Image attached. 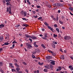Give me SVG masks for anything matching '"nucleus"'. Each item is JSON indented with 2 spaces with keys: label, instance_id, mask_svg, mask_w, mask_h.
I'll list each match as a JSON object with an SVG mask.
<instances>
[{
  "label": "nucleus",
  "instance_id": "obj_1",
  "mask_svg": "<svg viewBox=\"0 0 73 73\" xmlns=\"http://www.w3.org/2000/svg\"><path fill=\"white\" fill-rule=\"evenodd\" d=\"M70 38V36H65L64 37V39L66 40H69Z\"/></svg>",
  "mask_w": 73,
  "mask_h": 73
},
{
  "label": "nucleus",
  "instance_id": "obj_2",
  "mask_svg": "<svg viewBox=\"0 0 73 73\" xmlns=\"http://www.w3.org/2000/svg\"><path fill=\"white\" fill-rule=\"evenodd\" d=\"M50 58H52V56H46V60L47 61H49V59H50Z\"/></svg>",
  "mask_w": 73,
  "mask_h": 73
},
{
  "label": "nucleus",
  "instance_id": "obj_3",
  "mask_svg": "<svg viewBox=\"0 0 73 73\" xmlns=\"http://www.w3.org/2000/svg\"><path fill=\"white\" fill-rule=\"evenodd\" d=\"M61 70V67H58V68H56V71L57 72H58V71H60Z\"/></svg>",
  "mask_w": 73,
  "mask_h": 73
},
{
  "label": "nucleus",
  "instance_id": "obj_4",
  "mask_svg": "<svg viewBox=\"0 0 73 73\" xmlns=\"http://www.w3.org/2000/svg\"><path fill=\"white\" fill-rule=\"evenodd\" d=\"M9 13L10 14V15H12V12H11V7H9Z\"/></svg>",
  "mask_w": 73,
  "mask_h": 73
},
{
  "label": "nucleus",
  "instance_id": "obj_5",
  "mask_svg": "<svg viewBox=\"0 0 73 73\" xmlns=\"http://www.w3.org/2000/svg\"><path fill=\"white\" fill-rule=\"evenodd\" d=\"M44 67L46 69H50V66L49 65H47L46 66H44Z\"/></svg>",
  "mask_w": 73,
  "mask_h": 73
},
{
  "label": "nucleus",
  "instance_id": "obj_6",
  "mask_svg": "<svg viewBox=\"0 0 73 73\" xmlns=\"http://www.w3.org/2000/svg\"><path fill=\"white\" fill-rule=\"evenodd\" d=\"M31 38H32V39H33L34 40H35V39H37V37L34 35H33L31 36Z\"/></svg>",
  "mask_w": 73,
  "mask_h": 73
},
{
  "label": "nucleus",
  "instance_id": "obj_7",
  "mask_svg": "<svg viewBox=\"0 0 73 73\" xmlns=\"http://www.w3.org/2000/svg\"><path fill=\"white\" fill-rule=\"evenodd\" d=\"M47 28H48V29H50V30H51V31H52V32L53 31V29H52V28L51 27L49 26H48L47 27Z\"/></svg>",
  "mask_w": 73,
  "mask_h": 73
},
{
  "label": "nucleus",
  "instance_id": "obj_8",
  "mask_svg": "<svg viewBox=\"0 0 73 73\" xmlns=\"http://www.w3.org/2000/svg\"><path fill=\"white\" fill-rule=\"evenodd\" d=\"M25 36L26 38H31V36L27 34H25Z\"/></svg>",
  "mask_w": 73,
  "mask_h": 73
},
{
  "label": "nucleus",
  "instance_id": "obj_9",
  "mask_svg": "<svg viewBox=\"0 0 73 73\" xmlns=\"http://www.w3.org/2000/svg\"><path fill=\"white\" fill-rule=\"evenodd\" d=\"M3 36H1L0 37V41L2 42L3 41Z\"/></svg>",
  "mask_w": 73,
  "mask_h": 73
},
{
  "label": "nucleus",
  "instance_id": "obj_10",
  "mask_svg": "<svg viewBox=\"0 0 73 73\" xmlns=\"http://www.w3.org/2000/svg\"><path fill=\"white\" fill-rule=\"evenodd\" d=\"M68 68H69V69H71V70H73V66H68Z\"/></svg>",
  "mask_w": 73,
  "mask_h": 73
},
{
  "label": "nucleus",
  "instance_id": "obj_11",
  "mask_svg": "<svg viewBox=\"0 0 73 73\" xmlns=\"http://www.w3.org/2000/svg\"><path fill=\"white\" fill-rule=\"evenodd\" d=\"M50 63L52 65H55V61L53 60L50 62Z\"/></svg>",
  "mask_w": 73,
  "mask_h": 73
},
{
  "label": "nucleus",
  "instance_id": "obj_12",
  "mask_svg": "<svg viewBox=\"0 0 73 73\" xmlns=\"http://www.w3.org/2000/svg\"><path fill=\"white\" fill-rule=\"evenodd\" d=\"M36 44V42H34V46H35V47H38V45H37Z\"/></svg>",
  "mask_w": 73,
  "mask_h": 73
},
{
  "label": "nucleus",
  "instance_id": "obj_13",
  "mask_svg": "<svg viewBox=\"0 0 73 73\" xmlns=\"http://www.w3.org/2000/svg\"><path fill=\"white\" fill-rule=\"evenodd\" d=\"M60 58L61 59H62V60H64V59H65V58L64 57V55H62L61 57H60Z\"/></svg>",
  "mask_w": 73,
  "mask_h": 73
},
{
  "label": "nucleus",
  "instance_id": "obj_14",
  "mask_svg": "<svg viewBox=\"0 0 73 73\" xmlns=\"http://www.w3.org/2000/svg\"><path fill=\"white\" fill-rule=\"evenodd\" d=\"M9 65H10V66L11 67V68H14V66H13V65H13V64H12V63H9Z\"/></svg>",
  "mask_w": 73,
  "mask_h": 73
},
{
  "label": "nucleus",
  "instance_id": "obj_15",
  "mask_svg": "<svg viewBox=\"0 0 73 73\" xmlns=\"http://www.w3.org/2000/svg\"><path fill=\"white\" fill-rule=\"evenodd\" d=\"M44 24H45V25H46V26H49V25L48 24V23H47L46 22H44Z\"/></svg>",
  "mask_w": 73,
  "mask_h": 73
},
{
  "label": "nucleus",
  "instance_id": "obj_16",
  "mask_svg": "<svg viewBox=\"0 0 73 73\" xmlns=\"http://www.w3.org/2000/svg\"><path fill=\"white\" fill-rule=\"evenodd\" d=\"M38 64L40 65H42L44 64L43 62H42L41 63H40V62H38Z\"/></svg>",
  "mask_w": 73,
  "mask_h": 73
},
{
  "label": "nucleus",
  "instance_id": "obj_17",
  "mask_svg": "<svg viewBox=\"0 0 73 73\" xmlns=\"http://www.w3.org/2000/svg\"><path fill=\"white\" fill-rule=\"evenodd\" d=\"M23 25L24 27H28L29 26V25L26 24H23Z\"/></svg>",
  "mask_w": 73,
  "mask_h": 73
},
{
  "label": "nucleus",
  "instance_id": "obj_18",
  "mask_svg": "<svg viewBox=\"0 0 73 73\" xmlns=\"http://www.w3.org/2000/svg\"><path fill=\"white\" fill-rule=\"evenodd\" d=\"M41 46L42 47V48H43L44 49H45L46 48V47L45 46V45L43 44H41Z\"/></svg>",
  "mask_w": 73,
  "mask_h": 73
},
{
  "label": "nucleus",
  "instance_id": "obj_19",
  "mask_svg": "<svg viewBox=\"0 0 73 73\" xmlns=\"http://www.w3.org/2000/svg\"><path fill=\"white\" fill-rule=\"evenodd\" d=\"M47 51H48V52H49L50 53H52H52H53V52H52V51H51L50 50H47Z\"/></svg>",
  "mask_w": 73,
  "mask_h": 73
},
{
  "label": "nucleus",
  "instance_id": "obj_20",
  "mask_svg": "<svg viewBox=\"0 0 73 73\" xmlns=\"http://www.w3.org/2000/svg\"><path fill=\"white\" fill-rule=\"evenodd\" d=\"M3 27H4V25L3 24H1L0 25V28H1Z\"/></svg>",
  "mask_w": 73,
  "mask_h": 73
},
{
  "label": "nucleus",
  "instance_id": "obj_21",
  "mask_svg": "<svg viewBox=\"0 0 73 73\" xmlns=\"http://www.w3.org/2000/svg\"><path fill=\"white\" fill-rule=\"evenodd\" d=\"M69 9L71 11H72V12H73V8H72V7H69Z\"/></svg>",
  "mask_w": 73,
  "mask_h": 73
},
{
  "label": "nucleus",
  "instance_id": "obj_22",
  "mask_svg": "<svg viewBox=\"0 0 73 73\" xmlns=\"http://www.w3.org/2000/svg\"><path fill=\"white\" fill-rule=\"evenodd\" d=\"M27 12H26V11H25L24 12V17H25V16H27Z\"/></svg>",
  "mask_w": 73,
  "mask_h": 73
},
{
  "label": "nucleus",
  "instance_id": "obj_23",
  "mask_svg": "<svg viewBox=\"0 0 73 73\" xmlns=\"http://www.w3.org/2000/svg\"><path fill=\"white\" fill-rule=\"evenodd\" d=\"M27 2L29 4V5H31V3H30V2H29V0H27Z\"/></svg>",
  "mask_w": 73,
  "mask_h": 73
},
{
  "label": "nucleus",
  "instance_id": "obj_24",
  "mask_svg": "<svg viewBox=\"0 0 73 73\" xmlns=\"http://www.w3.org/2000/svg\"><path fill=\"white\" fill-rule=\"evenodd\" d=\"M52 48H56V45L54 44H52Z\"/></svg>",
  "mask_w": 73,
  "mask_h": 73
},
{
  "label": "nucleus",
  "instance_id": "obj_25",
  "mask_svg": "<svg viewBox=\"0 0 73 73\" xmlns=\"http://www.w3.org/2000/svg\"><path fill=\"white\" fill-rule=\"evenodd\" d=\"M14 64L17 67H19V66L18 64H17L16 63H15Z\"/></svg>",
  "mask_w": 73,
  "mask_h": 73
},
{
  "label": "nucleus",
  "instance_id": "obj_26",
  "mask_svg": "<svg viewBox=\"0 0 73 73\" xmlns=\"http://www.w3.org/2000/svg\"><path fill=\"white\" fill-rule=\"evenodd\" d=\"M50 68L51 69H52V68H53V65H52V64H50Z\"/></svg>",
  "mask_w": 73,
  "mask_h": 73
},
{
  "label": "nucleus",
  "instance_id": "obj_27",
  "mask_svg": "<svg viewBox=\"0 0 73 73\" xmlns=\"http://www.w3.org/2000/svg\"><path fill=\"white\" fill-rule=\"evenodd\" d=\"M22 19L23 20H25V21H28V19H27L25 18H23Z\"/></svg>",
  "mask_w": 73,
  "mask_h": 73
},
{
  "label": "nucleus",
  "instance_id": "obj_28",
  "mask_svg": "<svg viewBox=\"0 0 73 73\" xmlns=\"http://www.w3.org/2000/svg\"><path fill=\"white\" fill-rule=\"evenodd\" d=\"M29 44V43H26V45H27V46H28V47H29V46H30V44Z\"/></svg>",
  "mask_w": 73,
  "mask_h": 73
},
{
  "label": "nucleus",
  "instance_id": "obj_29",
  "mask_svg": "<svg viewBox=\"0 0 73 73\" xmlns=\"http://www.w3.org/2000/svg\"><path fill=\"white\" fill-rule=\"evenodd\" d=\"M56 20L57 21H58V15H57L56 18Z\"/></svg>",
  "mask_w": 73,
  "mask_h": 73
},
{
  "label": "nucleus",
  "instance_id": "obj_30",
  "mask_svg": "<svg viewBox=\"0 0 73 73\" xmlns=\"http://www.w3.org/2000/svg\"><path fill=\"white\" fill-rule=\"evenodd\" d=\"M56 30L57 31L58 33H60V31H59V29L58 28H56Z\"/></svg>",
  "mask_w": 73,
  "mask_h": 73
},
{
  "label": "nucleus",
  "instance_id": "obj_31",
  "mask_svg": "<svg viewBox=\"0 0 73 73\" xmlns=\"http://www.w3.org/2000/svg\"><path fill=\"white\" fill-rule=\"evenodd\" d=\"M3 65V62H0V66H2Z\"/></svg>",
  "mask_w": 73,
  "mask_h": 73
},
{
  "label": "nucleus",
  "instance_id": "obj_32",
  "mask_svg": "<svg viewBox=\"0 0 73 73\" xmlns=\"http://www.w3.org/2000/svg\"><path fill=\"white\" fill-rule=\"evenodd\" d=\"M32 57L33 58H35L36 57L33 54H32Z\"/></svg>",
  "mask_w": 73,
  "mask_h": 73
},
{
  "label": "nucleus",
  "instance_id": "obj_33",
  "mask_svg": "<svg viewBox=\"0 0 73 73\" xmlns=\"http://www.w3.org/2000/svg\"><path fill=\"white\" fill-rule=\"evenodd\" d=\"M44 72H48V70L46 69H44Z\"/></svg>",
  "mask_w": 73,
  "mask_h": 73
},
{
  "label": "nucleus",
  "instance_id": "obj_34",
  "mask_svg": "<svg viewBox=\"0 0 73 73\" xmlns=\"http://www.w3.org/2000/svg\"><path fill=\"white\" fill-rule=\"evenodd\" d=\"M59 22L60 24H64V22H62L61 21H59Z\"/></svg>",
  "mask_w": 73,
  "mask_h": 73
},
{
  "label": "nucleus",
  "instance_id": "obj_35",
  "mask_svg": "<svg viewBox=\"0 0 73 73\" xmlns=\"http://www.w3.org/2000/svg\"><path fill=\"white\" fill-rule=\"evenodd\" d=\"M42 38L44 40H47V39H46V37H43Z\"/></svg>",
  "mask_w": 73,
  "mask_h": 73
},
{
  "label": "nucleus",
  "instance_id": "obj_36",
  "mask_svg": "<svg viewBox=\"0 0 73 73\" xmlns=\"http://www.w3.org/2000/svg\"><path fill=\"white\" fill-rule=\"evenodd\" d=\"M56 5L57 7H59V3H56Z\"/></svg>",
  "mask_w": 73,
  "mask_h": 73
},
{
  "label": "nucleus",
  "instance_id": "obj_37",
  "mask_svg": "<svg viewBox=\"0 0 73 73\" xmlns=\"http://www.w3.org/2000/svg\"><path fill=\"white\" fill-rule=\"evenodd\" d=\"M16 69L17 71H19V70H20V68H17Z\"/></svg>",
  "mask_w": 73,
  "mask_h": 73
},
{
  "label": "nucleus",
  "instance_id": "obj_38",
  "mask_svg": "<svg viewBox=\"0 0 73 73\" xmlns=\"http://www.w3.org/2000/svg\"><path fill=\"white\" fill-rule=\"evenodd\" d=\"M4 44H5V45H8L9 44V43L7 42V43L5 42Z\"/></svg>",
  "mask_w": 73,
  "mask_h": 73
},
{
  "label": "nucleus",
  "instance_id": "obj_39",
  "mask_svg": "<svg viewBox=\"0 0 73 73\" xmlns=\"http://www.w3.org/2000/svg\"><path fill=\"white\" fill-rule=\"evenodd\" d=\"M64 5L62 4L59 3V7H62Z\"/></svg>",
  "mask_w": 73,
  "mask_h": 73
},
{
  "label": "nucleus",
  "instance_id": "obj_40",
  "mask_svg": "<svg viewBox=\"0 0 73 73\" xmlns=\"http://www.w3.org/2000/svg\"><path fill=\"white\" fill-rule=\"evenodd\" d=\"M10 4V2H7L6 3V4L7 6H8L9 5V4Z\"/></svg>",
  "mask_w": 73,
  "mask_h": 73
},
{
  "label": "nucleus",
  "instance_id": "obj_41",
  "mask_svg": "<svg viewBox=\"0 0 73 73\" xmlns=\"http://www.w3.org/2000/svg\"><path fill=\"white\" fill-rule=\"evenodd\" d=\"M53 7H56V3L55 4H53L52 5Z\"/></svg>",
  "mask_w": 73,
  "mask_h": 73
},
{
  "label": "nucleus",
  "instance_id": "obj_42",
  "mask_svg": "<svg viewBox=\"0 0 73 73\" xmlns=\"http://www.w3.org/2000/svg\"><path fill=\"white\" fill-rule=\"evenodd\" d=\"M52 42L54 43V44H57V42H55V41H53Z\"/></svg>",
  "mask_w": 73,
  "mask_h": 73
},
{
  "label": "nucleus",
  "instance_id": "obj_43",
  "mask_svg": "<svg viewBox=\"0 0 73 73\" xmlns=\"http://www.w3.org/2000/svg\"><path fill=\"white\" fill-rule=\"evenodd\" d=\"M23 64H24V65H27V63H26L25 62H23Z\"/></svg>",
  "mask_w": 73,
  "mask_h": 73
},
{
  "label": "nucleus",
  "instance_id": "obj_44",
  "mask_svg": "<svg viewBox=\"0 0 73 73\" xmlns=\"http://www.w3.org/2000/svg\"><path fill=\"white\" fill-rule=\"evenodd\" d=\"M52 56H56V54L53 52V53L52 54Z\"/></svg>",
  "mask_w": 73,
  "mask_h": 73
},
{
  "label": "nucleus",
  "instance_id": "obj_45",
  "mask_svg": "<svg viewBox=\"0 0 73 73\" xmlns=\"http://www.w3.org/2000/svg\"><path fill=\"white\" fill-rule=\"evenodd\" d=\"M16 43H17V42H16L15 40H14L13 42V44H16Z\"/></svg>",
  "mask_w": 73,
  "mask_h": 73
},
{
  "label": "nucleus",
  "instance_id": "obj_46",
  "mask_svg": "<svg viewBox=\"0 0 73 73\" xmlns=\"http://www.w3.org/2000/svg\"><path fill=\"white\" fill-rule=\"evenodd\" d=\"M54 27L55 28H57V25L56 24H55L54 25Z\"/></svg>",
  "mask_w": 73,
  "mask_h": 73
},
{
  "label": "nucleus",
  "instance_id": "obj_47",
  "mask_svg": "<svg viewBox=\"0 0 73 73\" xmlns=\"http://www.w3.org/2000/svg\"><path fill=\"white\" fill-rule=\"evenodd\" d=\"M0 71L1 72V73H4V71L2 70H0Z\"/></svg>",
  "mask_w": 73,
  "mask_h": 73
},
{
  "label": "nucleus",
  "instance_id": "obj_48",
  "mask_svg": "<svg viewBox=\"0 0 73 73\" xmlns=\"http://www.w3.org/2000/svg\"><path fill=\"white\" fill-rule=\"evenodd\" d=\"M54 37H57V35H55V34H54Z\"/></svg>",
  "mask_w": 73,
  "mask_h": 73
},
{
  "label": "nucleus",
  "instance_id": "obj_49",
  "mask_svg": "<svg viewBox=\"0 0 73 73\" xmlns=\"http://www.w3.org/2000/svg\"><path fill=\"white\" fill-rule=\"evenodd\" d=\"M20 27V25H17L16 26V27L18 28V27Z\"/></svg>",
  "mask_w": 73,
  "mask_h": 73
},
{
  "label": "nucleus",
  "instance_id": "obj_50",
  "mask_svg": "<svg viewBox=\"0 0 73 73\" xmlns=\"http://www.w3.org/2000/svg\"><path fill=\"white\" fill-rule=\"evenodd\" d=\"M48 7L51 8V5H48Z\"/></svg>",
  "mask_w": 73,
  "mask_h": 73
},
{
  "label": "nucleus",
  "instance_id": "obj_51",
  "mask_svg": "<svg viewBox=\"0 0 73 73\" xmlns=\"http://www.w3.org/2000/svg\"><path fill=\"white\" fill-rule=\"evenodd\" d=\"M40 19H42V17H40L39 18H38V20H40Z\"/></svg>",
  "mask_w": 73,
  "mask_h": 73
},
{
  "label": "nucleus",
  "instance_id": "obj_52",
  "mask_svg": "<svg viewBox=\"0 0 73 73\" xmlns=\"http://www.w3.org/2000/svg\"><path fill=\"white\" fill-rule=\"evenodd\" d=\"M37 8H40V6L38 5L37 6Z\"/></svg>",
  "mask_w": 73,
  "mask_h": 73
},
{
  "label": "nucleus",
  "instance_id": "obj_53",
  "mask_svg": "<svg viewBox=\"0 0 73 73\" xmlns=\"http://www.w3.org/2000/svg\"><path fill=\"white\" fill-rule=\"evenodd\" d=\"M7 12H9V8H7Z\"/></svg>",
  "mask_w": 73,
  "mask_h": 73
},
{
  "label": "nucleus",
  "instance_id": "obj_54",
  "mask_svg": "<svg viewBox=\"0 0 73 73\" xmlns=\"http://www.w3.org/2000/svg\"><path fill=\"white\" fill-rule=\"evenodd\" d=\"M6 2H9V1H11V0H5Z\"/></svg>",
  "mask_w": 73,
  "mask_h": 73
},
{
  "label": "nucleus",
  "instance_id": "obj_55",
  "mask_svg": "<svg viewBox=\"0 0 73 73\" xmlns=\"http://www.w3.org/2000/svg\"><path fill=\"white\" fill-rule=\"evenodd\" d=\"M25 70V71L26 72H27V73L29 72V70H28V69H26Z\"/></svg>",
  "mask_w": 73,
  "mask_h": 73
},
{
  "label": "nucleus",
  "instance_id": "obj_56",
  "mask_svg": "<svg viewBox=\"0 0 73 73\" xmlns=\"http://www.w3.org/2000/svg\"><path fill=\"white\" fill-rule=\"evenodd\" d=\"M29 40H30L31 42H32V40L31 39V38H29Z\"/></svg>",
  "mask_w": 73,
  "mask_h": 73
},
{
  "label": "nucleus",
  "instance_id": "obj_57",
  "mask_svg": "<svg viewBox=\"0 0 73 73\" xmlns=\"http://www.w3.org/2000/svg\"><path fill=\"white\" fill-rule=\"evenodd\" d=\"M58 36L59 38L61 37V34H59L58 35Z\"/></svg>",
  "mask_w": 73,
  "mask_h": 73
},
{
  "label": "nucleus",
  "instance_id": "obj_58",
  "mask_svg": "<svg viewBox=\"0 0 73 73\" xmlns=\"http://www.w3.org/2000/svg\"><path fill=\"white\" fill-rule=\"evenodd\" d=\"M28 47L29 48H32V46L31 45V44H30V46Z\"/></svg>",
  "mask_w": 73,
  "mask_h": 73
},
{
  "label": "nucleus",
  "instance_id": "obj_59",
  "mask_svg": "<svg viewBox=\"0 0 73 73\" xmlns=\"http://www.w3.org/2000/svg\"><path fill=\"white\" fill-rule=\"evenodd\" d=\"M24 13V11H21V14H23Z\"/></svg>",
  "mask_w": 73,
  "mask_h": 73
},
{
  "label": "nucleus",
  "instance_id": "obj_60",
  "mask_svg": "<svg viewBox=\"0 0 73 73\" xmlns=\"http://www.w3.org/2000/svg\"><path fill=\"white\" fill-rule=\"evenodd\" d=\"M58 13H60V12H61V10H58Z\"/></svg>",
  "mask_w": 73,
  "mask_h": 73
},
{
  "label": "nucleus",
  "instance_id": "obj_61",
  "mask_svg": "<svg viewBox=\"0 0 73 73\" xmlns=\"http://www.w3.org/2000/svg\"><path fill=\"white\" fill-rule=\"evenodd\" d=\"M60 52H63L62 50V48H60Z\"/></svg>",
  "mask_w": 73,
  "mask_h": 73
},
{
  "label": "nucleus",
  "instance_id": "obj_62",
  "mask_svg": "<svg viewBox=\"0 0 73 73\" xmlns=\"http://www.w3.org/2000/svg\"><path fill=\"white\" fill-rule=\"evenodd\" d=\"M14 61L15 62H17V60L16 59H14Z\"/></svg>",
  "mask_w": 73,
  "mask_h": 73
},
{
  "label": "nucleus",
  "instance_id": "obj_63",
  "mask_svg": "<svg viewBox=\"0 0 73 73\" xmlns=\"http://www.w3.org/2000/svg\"><path fill=\"white\" fill-rule=\"evenodd\" d=\"M5 0H3V1L4 3H5Z\"/></svg>",
  "mask_w": 73,
  "mask_h": 73
},
{
  "label": "nucleus",
  "instance_id": "obj_64",
  "mask_svg": "<svg viewBox=\"0 0 73 73\" xmlns=\"http://www.w3.org/2000/svg\"><path fill=\"white\" fill-rule=\"evenodd\" d=\"M70 58H71V59H72V60H73V56H71L70 57Z\"/></svg>",
  "mask_w": 73,
  "mask_h": 73
}]
</instances>
